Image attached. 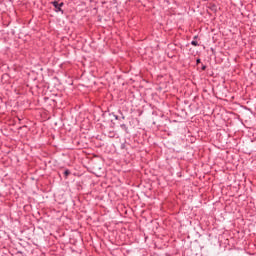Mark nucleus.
I'll return each mask as SVG.
<instances>
[{
    "instance_id": "1",
    "label": "nucleus",
    "mask_w": 256,
    "mask_h": 256,
    "mask_svg": "<svg viewBox=\"0 0 256 256\" xmlns=\"http://www.w3.org/2000/svg\"><path fill=\"white\" fill-rule=\"evenodd\" d=\"M51 4L53 5L56 13H61L62 15L65 13L63 11V9L61 8V7H63V5H65V3H63V2L59 3L57 1H53V2H51Z\"/></svg>"
},
{
    "instance_id": "2",
    "label": "nucleus",
    "mask_w": 256,
    "mask_h": 256,
    "mask_svg": "<svg viewBox=\"0 0 256 256\" xmlns=\"http://www.w3.org/2000/svg\"><path fill=\"white\" fill-rule=\"evenodd\" d=\"M69 175H71V171H69V169H66V170L64 171L65 179H67V177H69Z\"/></svg>"
},
{
    "instance_id": "3",
    "label": "nucleus",
    "mask_w": 256,
    "mask_h": 256,
    "mask_svg": "<svg viewBox=\"0 0 256 256\" xmlns=\"http://www.w3.org/2000/svg\"><path fill=\"white\" fill-rule=\"evenodd\" d=\"M191 45H193L194 47H199V42H197V40H192Z\"/></svg>"
},
{
    "instance_id": "4",
    "label": "nucleus",
    "mask_w": 256,
    "mask_h": 256,
    "mask_svg": "<svg viewBox=\"0 0 256 256\" xmlns=\"http://www.w3.org/2000/svg\"><path fill=\"white\" fill-rule=\"evenodd\" d=\"M120 127H121V129H124L125 131H127V125L126 124H121Z\"/></svg>"
},
{
    "instance_id": "5",
    "label": "nucleus",
    "mask_w": 256,
    "mask_h": 256,
    "mask_svg": "<svg viewBox=\"0 0 256 256\" xmlns=\"http://www.w3.org/2000/svg\"><path fill=\"white\" fill-rule=\"evenodd\" d=\"M196 63H197V65H199V63H201V59L198 58V59L196 60Z\"/></svg>"
},
{
    "instance_id": "6",
    "label": "nucleus",
    "mask_w": 256,
    "mask_h": 256,
    "mask_svg": "<svg viewBox=\"0 0 256 256\" xmlns=\"http://www.w3.org/2000/svg\"><path fill=\"white\" fill-rule=\"evenodd\" d=\"M205 69H207V66L203 65L202 66V71H205Z\"/></svg>"
},
{
    "instance_id": "7",
    "label": "nucleus",
    "mask_w": 256,
    "mask_h": 256,
    "mask_svg": "<svg viewBox=\"0 0 256 256\" xmlns=\"http://www.w3.org/2000/svg\"><path fill=\"white\" fill-rule=\"evenodd\" d=\"M194 39H197V36H194Z\"/></svg>"
}]
</instances>
